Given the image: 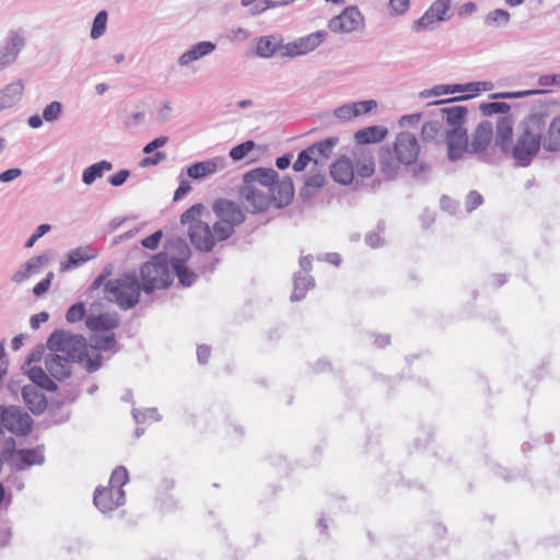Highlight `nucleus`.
Returning <instances> with one entry per match:
<instances>
[{
  "mask_svg": "<svg viewBox=\"0 0 560 560\" xmlns=\"http://www.w3.org/2000/svg\"><path fill=\"white\" fill-rule=\"evenodd\" d=\"M240 194L247 209L258 213L270 207H287L293 199L294 186L290 177H280L273 168L256 167L243 175Z\"/></svg>",
  "mask_w": 560,
  "mask_h": 560,
  "instance_id": "f257e3e1",
  "label": "nucleus"
},
{
  "mask_svg": "<svg viewBox=\"0 0 560 560\" xmlns=\"http://www.w3.org/2000/svg\"><path fill=\"white\" fill-rule=\"evenodd\" d=\"M546 113H533L521 124L516 142L511 147L513 159L520 166L530 164L542 145V133L547 127Z\"/></svg>",
  "mask_w": 560,
  "mask_h": 560,
  "instance_id": "f03ea898",
  "label": "nucleus"
},
{
  "mask_svg": "<svg viewBox=\"0 0 560 560\" xmlns=\"http://www.w3.org/2000/svg\"><path fill=\"white\" fill-rule=\"evenodd\" d=\"M49 351H57L74 362L85 360V369L92 373L102 365V355L100 353H90L86 340L82 335L72 334L69 330L57 329L47 340Z\"/></svg>",
  "mask_w": 560,
  "mask_h": 560,
  "instance_id": "7ed1b4c3",
  "label": "nucleus"
},
{
  "mask_svg": "<svg viewBox=\"0 0 560 560\" xmlns=\"http://www.w3.org/2000/svg\"><path fill=\"white\" fill-rule=\"evenodd\" d=\"M447 130V155L451 161L463 158L468 150V136L465 128L467 107L444 106L434 109Z\"/></svg>",
  "mask_w": 560,
  "mask_h": 560,
  "instance_id": "20e7f679",
  "label": "nucleus"
},
{
  "mask_svg": "<svg viewBox=\"0 0 560 560\" xmlns=\"http://www.w3.org/2000/svg\"><path fill=\"white\" fill-rule=\"evenodd\" d=\"M203 210L205 208L200 203L191 206L180 215V222L189 225L188 236L195 248L208 253L212 250L217 242L223 240L217 236L213 225L210 226L208 222L198 219Z\"/></svg>",
  "mask_w": 560,
  "mask_h": 560,
  "instance_id": "39448f33",
  "label": "nucleus"
},
{
  "mask_svg": "<svg viewBox=\"0 0 560 560\" xmlns=\"http://www.w3.org/2000/svg\"><path fill=\"white\" fill-rule=\"evenodd\" d=\"M141 289L135 273H125L117 279L106 281L104 296L107 301L117 304L120 310L127 311L139 303Z\"/></svg>",
  "mask_w": 560,
  "mask_h": 560,
  "instance_id": "423d86ee",
  "label": "nucleus"
},
{
  "mask_svg": "<svg viewBox=\"0 0 560 560\" xmlns=\"http://www.w3.org/2000/svg\"><path fill=\"white\" fill-rule=\"evenodd\" d=\"M493 88V84L491 82L487 81H478V82H469L465 84H438L429 90H424L420 92L419 96L421 98H428L432 96H442L447 94H455V93H464L460 96L453 97L450 100H441L436 102L429 103V106H439L442 104L455 102V101H466L470 100L477 95L480 94V92L485 91H491Z\"/></svg>",
  "mask_w": 560,
  "mask_h": 560,
  "instance_id": "0eeeda50",
  "label": "nucleus"
},
{
  "mask_svg": "<svg viewBox=\"0 0 560 560\" xmlns=\"http://www.w3.org/2000/svg\"><path fill=\"white\" fill-rule=\"evenodd\" d=\"M217 220L213 222V229L217 236L221 240H228L235 231V226L242 224L245 214L242 208L234 201L219 199L212 206Z\"/></svg>",
  "mask_w": 560,
  "mask_h": 560,
  "instance_id": "6e6552de",
  "label": "nucleus"
},
{
  "mask_svg": "<svg viewBox=\"0 0 560 560\" xmlns=\"http://www.w3.org/2000/svg\"><path fill=\"white\" fill-rule=\"evenodd\" d=\"M140 276L142 290L145 293L167 288L173 281V272L168 268L166 254H159L152 260L143 264Z\"/></svg>",
  "mask_w": 560,
  "mask_h": 560,
  "instance_id": "1a4fd4ad",
  "label": "nucleus"
},
{
  "mask_svg": "<svg viewBox=\"0 0 560 560\" xmlns=\"http://www.w3.org/2000/svg\"><path fill=\"white\" fill-rule=\"evenodd\" d=\"M365 27V19L357 5L346 7L340 14L328 21V28L336 34L361 32Z\"/></svg>",
  "mask_w": 560,
  "mask_h": 560,
  "instance_id": "9d476101",
  "label": "nucleus"
},
{
  "mask_svg": "<svg viewBox=\"0 0 560 560\" xmlns=\"http://www.w3.org/2000/svg\"><path fill=\"white\" fill-rule=\"evenodd\" d=\"M31 416L18 406H0V427L16 435H26L32 429Z\"/></svg>",
  "mask_w": 560,
  "mask_h": 560,
  "instance_id": "9b49d317",
  "label": "nucleus"
},
{
  "mask_svg": "<svg viewBox=\"0 0 560 560\" xmlns=\"http://www.w3.org/2000/svg\"><path fill=\"white\" fill-rule=\"evenodd\" d=\"M451 9V0H435L429 9L411 24L415 33H421L433 30L438 22L445 21L446 14Z\"/></svg>",
  "mask_w": 560,
  "mask_h": 560,
  "instance_id": "f8f14e48",
  "label": "nucleus"
},
{
  "mask_svg": "<svg viewBox=\"0 0 560 560\" xmlns=\"http://www.w3.org/2000/svg\"><path fill=\"white\" fill-rule=\"evenodd\" d=\"M420 152L417 137L409 131H401L397 135L394 143V153L404 165H411L416 162Z\"/></svg>",
  "mask_w": 560,
  "mask_h": 560,
  "instance_id": "ddd939ff",
  "label": "nucleus"
},
{
  "mask_svg": "<svg viewBox=\"0 0 560 560\" xmlns=\"http://www.w3.org/2000/svg\"><path fill=\"white\" fill-rule=\"evenodd\" d=\"M326 36V32L318 31L292 43H288L282 47V57H296L313 51L320 45Z\"/></svg>",
  "mask_w": 560,
  "mask_h": 560,
  "instance_id": "4468645a",
  "label": "nucleus"
},
{
  "mask_svg": "<svg viewBox=\"0 0 560 560\" xmlns=\"http://www.w3.org/2000/svg\"><path fill=\"white\" fill-rule=\"evenodd\" d=\"M25 45L24 36L18 31H10L4 45L0 48V71L11 66Z\"/></svg>",
  "mask_w": 560,
  "mask_h": 560,
  "instance_id": "2eb2a0df",
  "label": "nucleus"
},
{
  "mask_svg": "<svg viewBox=\"0 0 560 560\" xmlns=\"http://www.w3.org/2000/svg\"><path fill=\"white\" fill-rule=\"evenodd\" d=\"M73 363V360L57 351H50L45 357L46 370L49 375L57 381H63L70 377Z\"/></svg>",
  "mask_w": 560,
  "mask_h": 560,
  "instance_id": "dca6fc26",
  "label": "nucleus"
},
{
  "mask_svg": "<svg viewBox=\"0 0 560 560\" xmlns=\"http://www.w3.org/2000/svg\"><path fill=\"white\" fill-rule=\"evenodd\" d=\"M94 504L102 512H108L125 504V491L110 488H97L94 493Z\"/></svg>",
  "mask_w": 560,
  "mask_h": 560,
  "instance_id": "f3484780",
  "label": "nucleus"
},
{
  "mask_svg": "<svg viewBox=\"0 0 560 560\" xmlns=\"http://www.w3.org/2000/svg\"><path fill=\"white\" fill-rule=\"evenodd\" d=\"M226 164L225 158L215 156L190 165L187 168V175L195 180L203 179L207 176L223 171Z\"/></svg>",
  "mask_w": 560,
  "mask_h": 560,
  "instance_id": "a211bd4d",
  "label": "nucleus"
},
{
  "mask_svg": "<svg viewBox=\"0 0 560 560\" xmlns=\"http://www.w3.org/2000/svg\"><path fill=\"white\" fill-rule=\"evenodd\" d=\"M493 138V126L490 121H481L468 139V153L483 152Z\"/></svg>",
  "mask_w": 560,
  "mask_h": 560,
  "instance_id": "6ab92c4d",
  "label": "nucleus"
},
{
  "mask_svg": "<svg viewBox=\"0 0 560 560\" xmlns=\"http://www.w3.org/2000/svg\"><path fill=\"white\" fill-rule=\"evenodd\" d=\"M421 139L424 142L445 141L447 143V130L434 109L430 113V119L421 128Z\"/></svg>",
  "mask_w": 560,
  "mask_h": 560,
  "instance_id": "aec40b11",
  "label": "nucleus"
},
{
  "mask_svg": "<svg viewBox=\"0 0 560 560\" xmlns=\"http://www.w3.org/2000/svg\"><path fill=\"white\" fill-rule=\"evenodd\" d=\"M25 90L22 79H15L0 89V113L14 107L21 102Z\"/></svg>",
  "mask_w": 560,
  "mask_h": 560,
  "instance_id": "412c9836",
  "label": "nucleus"
},
{
  "mask_svg": "<svg viewBox=\"0 0 560 560\" xmlns=\"http://www.w3.org/2000/svg\"><path fill=\"white\" fill-rule=\"evenodd\" d=\"M36 385H25L22 388V398L26 407L36 416L42 415L47 408V398Z\"/></svg>",
  "mask_w": 560,
  "mask_h": 560,
  "instance_id": "4be33fe9",
  "label": "nucleus"
},
{
  "mask_svg": "<svg viewBox=\"0 0 560 560\" xmlns=\"http://www.w3.org/2000/svg\"><path fill=\"white\" fill-rule=\"evenodd\" d=\"M215 44L209 40H202L190 46L177 59L180 67H188L192 62L212 54L215 50Z\"/></svg>",
  "mask_w": 560,
  "mask_h": 560,
  "instance_id": "5701e85b",
  "label": "nucleus"
},
{
  "mask_svg": "<svg viewBox=\"0 0 560 560\" xmlns=\"http://www.w3.org/2000/svg\"><path fill=\"white\" fill-rule=\"evenodd\" d=\"M354 168L362 178L371 177L375 172V160L373 153L363 147L353 150Z\"/></svg>",
  "mask_w": 560,
  "mask_h": 560,
  "instance_id": "b1692460",
  "label": "nucleus"
},
{
  "mask_svg": "<svg viewBox=\"0 0 560 560\" xmlns=\"http://www.w3.org/2000/svg\"><path fill=\"white\" fill-rule=\"evenodd\" d=\"M338 137H329L307 147L308 153L312 155L314 165H324L332 154L335 147L338 144Z\"/></svg>",
  "mask_w": 560,
  "mask_h": 560,
  "instance_id": "393cba45",
  "label": "nucleus"
},
{
  "mask_svg": "<svg viewBox=\"0 0 560 560\" xmlns=\"http://www.w3.org/2000/svg\"><path fill=\"white\" fill-rule=\"evenodd\" d=\"M330 175L335 182L349 185L354 177V165L348 156H341L330 165Z\"/></svg>",
  "mask_w": 560,
  "mask_h": 560,
  "instance_id": "a878e982",
  "label": "nucleus"
},
{
  "mask_svg": "<svg viewBox=\"0 0 560 560\" xmlns=\"http://www.w3.org/2000/svg\"><path fill=\"white\" fill-rule=\"evenodd\" d=\"M86 327L95 332H106L119 325V316L116 313H104L97 316H88Z\"/></svg>",
  "mask_w": 560,
  "mask_h": 560,
  "instance_id": "bb28decb",
  "label": "nucleus"
},
{
  "mask_svg": "<svg viewBox=\"0 0 560 560\" xmlns=\"http://www.w3.org/2000/svg\"><path fill=\"white\" fill-rule=\"evenodd\" d=\"M513 135V120L509 115L502 116L497 121L495 142L502 151L508 152L511 149Z\"/></svg>",
  "mask_w": 560,
  "mask_h": 560,
  "instance_id": "cd10ccee",
  "label": "nucleus"
},
{
  "mask_svg": "<svg viewBox=\"0 0 560 560\" xmlns=\"http://www.w3.org/2000/svg\"><path fill=\"white\" fill-rule=\"evenodd\" d=\"M548 128L542 133V147L546 151H560V115L547 121Z\"/></svg>",
  "mask_w": 560,
  "mask_h": 560,
  "instance_id": "c85d7f7f",
  "label": "nucleus"
},
{
  "mask_svg": "<svg viewBox=\"0 0 560 560\" xmlns=\"http://www.w3.org/2000/svg\"><path fill=\"white\" fill-rule=\"evenodd\" d=\"M401 165L404 164L401 161H399L398 156L393 151L389 149L382 150L380 158V170L385 178H395L398 175Z\"/></svg>",
  "mask_w": 560,
  "mask_h": 560,
  "instance_id": "c756f323",
  "label": "nucleus"
},
{
  "mask_svg": "<svg viewBox=\"0 0 560 560\" xmlns=\"http://www.w3.org/2000/svg\"><path fill=\"white\" fill-rule=\"evenodd\" d=\"M95 257L91 247H78L68 253L67 260L60 262V270L67 271Z\"/></svg>",
  "mask_w": 560,
  "mask_h": 560,
  "instance_id": "7c9ffc66",
  "label": "nucleus"
},
{
  "mask_svg": "<svg viewBox=\"0 0 560 560\" xmlns=\"http://www.w3.org/2000/svg\"><path fill=\"white\" fill-rule=\"evenodd\" d=\"M44 463V455L40 447L32 450H19L15 453V466L19 470L33 465H42Z\"/></svg>",
  "mask_w": 560,
  "mask_h": 560,
  "instance_id": "2f4dec72",
  "label": "nucleus"
},
{
  "mask_svg": "<svg viewBox=\"0 0 560 560\" xmlns=\"http://www.w3.org/2000/svg\"><path fill=\"white\" fill-rule=\"evenodd\" d=\"M283 46L281 39L277 36H262L257 43L256 54L262 58H270L277 52L282 56Z\"/></svg>",
  "mask_w": 560,
  "mask_h": 560,
  "instance_id": "473e14b6",
  "label": "nucleus"
},
{
  "mask_svg": "<svg viewBox=\"0 0 560 560\" xmlns=\"http://www.w3.org/2000/svg\"><path fill=\"white\" fill-rule=\"evenodd\" d=\"M113 168L114 165L112 162L102 160L83 170L82 182L84 185L91 186L96 179L102 178L106 172H109Z\"/></svg>",
  "mask_w": 560,
  "mask_h": 560,
  "instance_id": "72a5a7b5",
  "label": "nucleus"
},
{
  "mask_svg": "<svg viewBox=\"0 0 560 560\" xmlns=\"http://www.w3.org/2000/svg\"><path fill=\"white\" fill-rule=\"evenodd\" d=\"M387 130L380 126H371L355 132L354 138L360 144L376 143L382 141Z\"/></svg>",
  "mask_w": 560,
  "mask_h": 560,
  "instance_id": "f704fd0d",
  "label": "nucleus"
},
{
  "mask_svg": "<svg viewBox=\"0 0 560 560\" xmlns=\"http://www.w3.org/2000/svg\"><path fill=\"white\" fill-rule=\"evenodd\" d=\"M30 380L33 382L32 385H36L38 388H44L49 392L57 389V384L46 374V372L38 366H33L27 372Z\"/></svg>",
  "mask_w": 560,
  "mask_h": 560,
  "instance_id": "c9c22d12",
  "label": "nucleus"
},
{
  "mask_svg": "<svg viewBox=\"0 0 560 560\" xmlns=\"http://www.w3.org/2000/svg\"><path fill=\"white\" fill-rule=\"evenodd\" d=\"M176 253L172 254L171 265L172 268L185 267V262L190 258L191 250L187 243L183 240H177L174 244Z\"/></svg>",
  "mask_w": 560,
  "mask_h": 560,
  "instance_id": "e433bc0d",
  "label": "nucleus"
},
{
  "mask_svg": "<svg viewBox=\"0 0 560 560\" xmlns=\"http://www.w3.org/2000/svg\"><path fill=\"white\" fill-rule=\"evenodd\" d=\"M511 15L506 10L495 9L487 13L485 16V24L487 26L502 27L508 25Z\"/></svg>",
  "mask_w": 560,
  "mask_h": 560,
  "instance_id": "4c0bfd02",
  "label": "nucleus"
},
{
  "mask_svg": "<svg viewBox=\"0 0 560 560\" xmlns=\"http://www.w3.org/2000/svg\"><path fill=\"white\" fill-rule=\"evenodd\" d=\"M108 13L106 10H101L94 18L90 37L92 39L101 38L107 28Z\"/></svg>",
  "mask_w": 560,
  "mask_h": 560,
  "instance_id": "58836bf2",
  "label": "nucleus"
},
{
  "mask_svg": "<svg viewBox=\"0 0 560 560\" xmlns=\"http://www.w3.org/2000/svg\"><path fill=\"white\" fill-rule=\"evenodd\" d=\"M314 284L313 279L306 276L296 275L294 277V289L291 295L292 301H300L304 298L306 291Z\"/></svg>",
  "mask_w": 560,
  "mask_h": 560,
  "instance_id": "ea45409f",
  "label": "nucleus"
},
{
  "mask_svg": "<svg viewBox=\"0 0 560 560\" xmlns=\"http://www.w3.org/2000/svg\"><path fill=\"white\" fill-rule=\"evenodd\" d=\"M326 183L324 174L316 173L307 177L305 186L301 190V196L304 198L311 197L315 189L323 187Z\"/></svg>",
  "mask_w": 560,
  "mask_h": 560,
  "instance_id": "a19ab883",
  "label": "nucleus"
},
{
  "mask_svg": "<svg viewBox=\"0 0 560 560\" xmlns=\"http://www.w3.org/2000/svg\"><path fill=\"white\" fill-rule=\"evenodd\" d=\"M63 113V105L59 101H52L43 109V118L48 124L57 122Z\"/></svg>",
  "mask_w": 560,
  "mask_h": 560,
  "instance_id": "79ce46f5",
  "label": "nucleus"
},
{
  "mask_svg": "<svg viewBox=\"0 0 560 560\" xmlns=\"http://www.w3.org/2000/svg\"><path fill=\"white\" fill-rule=\"evenodd\" d=\"M116 345L115 335L113 332L106 334L104 336L96 335L92 339L91 348L93 349L90 353L98 350H113Z\"/></svg>",
  "mask_w": 560,
  "mask_h": 560,
  "instance_id": "37998d69",
  "label": "nucleus"
},
{
  "mask_svg": "<svg viewBox=\"0 0 560 560\" xmlns=\"http://www.w3.org/2000/svg\"><path fill=\"white\" fill-rule=\"evenodd\" d=\"M479 109L486 116H491L493 114H504L503 116H505L510 110V105L504 102L482 103L480 104Z\"/></svg>",
  "mask_w": 560,
  "mask_h": 560,
  "instance_id": "c03bdc74",
  "label": "nucleus"
},
{
  "mask_svg": "<svg viewBox=\"0 0 560 560\" xmlns=\"http://www.w3.org/2000/svg\"><path fill=\"white\" fill-rule=\"evenodd\" d=\"M128 481V471L124 466L116 468L109 479V488L113 490H122V487Z\"/></svg>",
  "mask_w": 560,
  "mask_h": 560,
  "instance_id": "a18cd8bd",
  "label": "nucleus"
},
{
  "mask_svg": "<svg viewBox=\"0 0 560 560\" xmlns=\"http://www.w3.org/2000/svg\"><path fill=\"white\" fill-rule=\"evenodd\" d=\"M255 148V142L253 140H247L238 145H235L230 151V158L233 161L243 160L253 149Z\"/></svg>",
  "mask_w": 560,
  "mask_h": 560,
  "instance_id": "49530a36",
  "label": "nucleus"
},
{
  "mask_svg": "<svg viewBox=\"0 0 560 560\" xmlns=\"http://www.w3.org/2000/svg\"><path fill=\"white\" fill-rule=\"evenodd\" d=\"M48 262L49 256L47 254H43L39 256L32 257L24 264V266L28 270L30 275H33L38 272Z\"/></svg>",
  "mask_w": 560,
  "mask_h": 560,
  "instance_id": "de8ad7c7",
  "label": "nucleus"
},
{
  "mask_svg": "<svg viewBox=\"0 0 560 560\" xmlns=\"http://www.w3.org/2000/svg\"><path fill=\"white\" fill-rule=\"evenodd\" d=\"M547 90L544 89H536V90H524V91H516V92H504L500 94H494L492 97H502V98H522L527 97L532 95H538L547 93Z\"/></svg>",
  "mask_w": 560,
  "mask_h": 560,
  "instance_id": "09e8293b",
  "label": "nucleus"
},
{
  "mask_svg": "<svg viewBox=\"0 0 560 560\" xmlns=\"http://www.w3.org/2000/svg\"><path fill=\"white\" fill-rule=\"evenodd\" d=\"M377 103L373 100L369 101H359L351 103V107L353 109V116L359 117L361 115L370 113L372 109L376 108Z\"/></svg>",
  "mask_w": 560,
  "mask_h": 560,
  "instance_id": "8fccbe9b",
  "label": "nucleus"
},
{
  "mask_svg": "<svg viewBox=\"0 0 560 560\" xmlns=\"http://www.w3.org/2000/svg\"><path fill=\"white\" fill-rule=\"evenodd\" d=\"M410 7V0H389L388 10L390 16L405 14Z\"/></svg>",
  "mask_w": 560,
  "mask_h": 560,
  "instance_id": "3c124183",
  "label": "nucleus"
},
{
  "mask_svg": "<svg viewBox=\"0 0 560 560\" xmlns=\"http://www.w3.org/2000/svg\"><path fill=\"white\" fill-rule=\"evenodd\" d=\"M84 314H85L84 304L79 302V303L73 304L67 311L66 319L68 323L73 324V323L81 320L83 318Z\"/></svg>",
  "mask_w": 560,
  "mask_h": 560,
  "instance_id": "603ef678",
  "label": "nucleus"
},
{
  "mask_svg": "<svg viewBox=\"0 0 560 560\" xmlns=\"http://www.w3.org/2000/svg\"><path fill=\"white\" fill-rule=\"evenodd\" d=\"M332 115L340 122H347L351 120L352 118H354L351 103H347L337 107L334 110Z\"/></svg>",
  "mask_w": 560,
  "mask_h": 560,
  "instance_id": "864d4df0",
  "label": "nucleus"
},
{
  "mask_svg": "<svg viewBox=\"0 0 560 560\" xmlns=\"http://www.w3.org/2000/svg\"><path fill=\"white\" fill-rule=\"evenodd\" d=\"M132 416H133V419L137 422H144L147 419H152L154 421H159L160 420V416L158 413V410L154 409V408L147 409V410H143V411L139 410V409H133Z\"/></svg>",
  "mask_w": 560,
  "mask_h": 560,
  "instance_id": "5fc2aeb1",
  "label": "nucleus"
},
{
  "mask_svg": "<svg viewBox=\"0 0 560 560\" xmlns=\"http://www.w3.org/2000/svg\"><path fill=\"white\" fill-rule=\"evenodd\" d=\"M312 155L308 153L307 148L301 151L298 155L296 161L293 163V170L295 172H302L306 168V166L313 162Z\"/></svg>",
  "mask_w": 560,
  "mask_h": 560,
  "instance_id": "6e6d98bb",
  "label": "nucleus"
},
{
  "mask_svg": "<svg viewBox=\"0 0 560 560\" xmlns=\"http://www.w3.org/2000/svg\"><path fill=\"white\" fill-rule=\"evenodd\" d=\"M174 270L179 279V282L183 285L189 287L195 281V278H196L195 273L189 272L186 267L175 268Z\"/></svg>",
  "mask_w": 560,
  "mask_h": 560,
  "instance_id": "4d7b16f0",
  "label": "nucleus"
},
{
  "mask_svg": "<svg viewBox=\"0 0 560 560\" xmlns=\"http://www.w3.org/2000/svg\"><path fill=\"white\" fill-rule=\"evenodd\" d=\"M54 279V272H48L46 278L43 279L42 281H39L33 289V293L36 295V296H40L42 294H44L45 292L48 291L50 284H51V281Z\"/></svg>",
  "mask_w": 560,
  "mask_h": 560,
  "instance_id": "13d9d810",
  "label": "nucleus"
},
{
  "mask_svg": "<svg viewBox=\"0 0 560 560\" xmlns=\"http://www.w3.org/2000/svg\"><path fill=\"white\" fill-rule=\"evenodd\" d=\"M51 229V226L49 224H40L39 226H37L36 231L34 232V234L26 241L25 243V247L26 248H31L34 246V244L36 243V241L38 238H40L42 236H44L47 232H49Z\"/></svg>",
  "mask_w": 560,
  "mask_h": 560,
  "instance_id": "bf43d9fd",
  "label": "nucleus"
},
{
  "mask_svg": "<svg viewBox=\"0 0 560 560\" xmlns=\"http://www.w3.org/2000/svg\"><path fill=\"white\" fill-rule=\"evenodd\" d=\"M482 203V197L479 192L472 190L467 195L466 209L468 212L475 210Z\"/></svg>",
  "mask_w": 560,
  "mask_h": 560,
  "instance_id": "052dcab7",
  "label": "nucleus"
},
{
  "mask_svg": "<svg viewBox=\"0 0 560 560\" xmlns=\"http://www.w3.org/2000/svg\"><path fill=\"white\" fill-rule=\"evenodd\" d=\"M162 235H163L162 231H156L153 234H151L150 236L143 238L141 241V244L145 248L155 249L161 242Z\"/></svg>",
  "mask_w": 560,
  "mask_h": 560,
  "instance_id": "680f3d73",
  "label": "nucleus"
},
{
  "mask_svg": "<svg viewBox=\"0 0 560 560\" xmlns=\"http://www.w3.org/2000/svg\"><path fill=\"white\" fill-rule=\"evenodd\" d=\"M130 172L128 170H120L116 174L108 177V183L115 187L121 186L129 178Z\"/></svg>",
  "mask_w": 560,
  "mask_h": 560,
  "instance_id": "e2e57ef3",
  "label": "nucleus"
},
{
  "mask_svg": "<svg viewBox=\"0 0 560 560\" xmlns=\"http://www.w3.org/2000/svg\"><path fill=\"white\" fill-rule=\"evenodd\" d=\"M166 159V153L162 151L155 152L153 156L144 158L141 161V166H150V165H158L160 162L164 161Z\"/></svg>",
  "mask_w": 560,
  "mask_h": 560,
  "instance_id": "0e129e2a",
  "label": "nucleus"
},
{
  "mask_svg": "<svg viewBox=\"0 0 560 560\" xmlns=\"http://www.w3.org/2000/svg\"><path fill=\"white\" fill-rule=\"evenodd\" d=\"M22 175V170L14 167L9 168L2 173H0V182L1 183H9L14 180L15 178L20 177Z\"/></svg>",
  "mask_w": 560,
  "mask_h": 560,
  "instance_id": "69168bd1",
  "label": "nucleus"
},
{
  "mask_svg": "<svg viewBox=\"0 0 560 560\" xmlns=\"http://www.w3.org/2000/svg\"><path fill=\"white\" fill-rule=\"evenodd\" d=\"M49 318L48 313L40 312L38 314H35L31 317V327L33 329H37L42 323L47 322Z\"/></svg>",
  "mask_w": 560,
  "mask_h": 560,
  "instance_id": "338daca9",
  "label": "nucleus"
},
{
  "mask_svg": "<svg viewBox=\"0 0 560 560\" xmlns=\"http://www.w3.org/2000/svg\"><path fill=\"white\" fill-rule=\"evenodd\" d=\"M421 114H411V115H405L399 119V125L401 127L416 125L420 121Z\"/></svg>",
  "mask_w": 560,
  "mask_h": 560,
  "instance_id": "774afa93",
  "label": "nucleus"
}]
</instances>
